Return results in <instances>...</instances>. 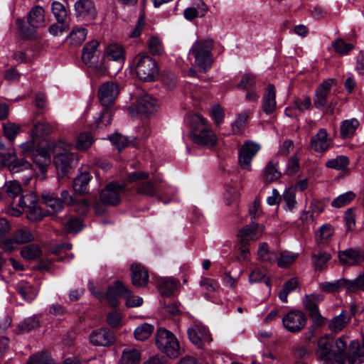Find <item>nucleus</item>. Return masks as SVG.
I'll return each instance as SVG.
<instances>
[{"label": "nucleus", "instance_id": "1", "mask_svg": "<svg viewBox=\"0 0 364 364\" xmlns=\"http://www.w3.org/2000/svg\"><path fill=\"white\" fill-rule=\"evenodd\" d=\"M213 41L212 39H200L193 44L189 55L194 57V65L200 71L206 73L210 68L213 63Z\"/></svg>", "mask_w": 364, "mask_h": 364}, {"label": "nucleus", "instance_id": "2", "mask_svg": "<svg viewBox=\"0 0 364 364\" xmlns=\"http://www.w3.org/2000/svg\"><path fill=\"white\" fill-rule=\"evenodd\" d=\"M136 73L139 79L144 82H153L159 76L156 61L147 55H138L135 58Z\"/></svg>", "mask_w": 364, "mask_h": 364}, {"label": "nucleus", "instance_id": "3", "mask_svg": "<svg viewBox=\"0 0 364 364\" xmlns=\"http://www.w3.org/2000/svg\"><path fill=\"white\" fill-rule=\"evenodd\" d=\"M156 344L159 349L171 358L180 355V346L177 338L171 331L159 328L156 333Z\"/></svg>", "mask_w": 364, "mask_h": 364}, {"label": "nucleus", "instance_id": "4", "mask_svg": "<svg viewBox=\"0 0 364 364\" xmlns=\"http://www.w3.org/2000/svg\"><path fill=\"white\" fill-rule=\"evenodd\" d=\"M33 240L34 236L28 229L18 228L12 232L7 241L4 242L2 250L6 253H11L18 250L21 245L32 242Z\"/></svg>", "mask_w": 364, "mask_h": 364}, {"label": "nucleus", "instance_id": "5", "mask_svg": "<svg viewBox=\"0 0 364 364\" xmlns=\"http://www.w3.org/2000/svg\"><path fill=\"white\" fill-rule=\"evenodd\" d=\"M306 321V315L299 310H292L282 318L284 328L291 333L301 331L305 327Z\"/></svg>", "mask_w": 364, "mask_h": 364}, {"label": "nucleus", "instance_id": "6", "mask_svg": "<svg viewBox=\"0 0 364 364\" xmlns=\"http://www.w3.org/2000/svg\"><path fill=\"white\" fill-rule=\"evenodd\" d=\"M61 144L63 145L65 152L56 153V155L54 156V163L56 168L65 174L68 172L69 169L72 167L73 163L77 159V155L68 151L71 147V144H65L62 141H60L55 146V151H57L58 148L60 147Z\"/></svg>", "mask_w": 364, "mask_h": 364}, {"label": "nucleus", "instance_id": "7", "mask_svg": "<svg viewBox=\"0 0 364 364\" xmlns=\"http://www.w3.org/2000/svg\"><path fill=\"white\" fill-rule=\"evenodd\" d=\"M125 185L110 183L100 192V201L107 205H116L120 201L121 194L124 191Z\"/></svg>", "mask_w": 364, "mask_h": 364}, {"label": "nucleus", "instance_id": "8", "mask_svg": "<svg viewBox=\"0 0 364 364\" xmlns=\"http://www.w3.org/2000/svg\"><path fill=\"white\" fill-rule=\"evenodd\" d=\"M119 94V86L117 83L113 81H107L103 83L98 89V97L100 103L104 107L112 105Z\"/></svg>", "mask_w": 364, "mask_h": 364}, {"label": "nucleus", "instance_id": "9", "mask_svg": "<svg viewBox=\"0 0 364 364\" xmlns=\"http://www.w3.org/2000/svg\"><path fill=\"white\" fill-rule=\"evenodd\" d=\"M260 149V146L252 141H246L239 151V162L242 168L251 170V161Z\"/></svg>", "mask_w": 364, "mask_h": 364}, {"label": "nucleus", "instance_id": "10", "mask_svg": "<svg viewBox=\"0 0 364 364\" xmlns=\"http://www.w3.org/2000/svg\"><path fill=\"white\" fill-rule=\"evenodd\" d=\"M128 294L129 289L124 285L122 282L117 280L108 287L105 299L111 307L116 308L119 304L118 298H124Z\"/></svg>", "mask_w": 364, "mask_h": 364}, {"label": "nucleus", "instance_id": "11", "mask_svg": "<svg viewBox=\"0 0 364 364\" xmlns=\"http://www.w3.org/2000/svg\"><path fill=\"white\" fill-rule=\"evenodd\" d=\"M162 181L159 178H152L148 181L139 182L135 186L136 193L147 197H154L161 189Z\"/></svg>", "mask_w": 364, "mask_h": 364}, {"label": "nucleus", "instance_id": "12", "mask_svg": "<svg viewBox=\"0 0 364 364\" xmlns=\"http://www.w3.org/2000/svg\"><path fill=\"white\" fill-rule=\"evenodd\" d=\"M364 361V349L357 340L350 341L346 358L341 361V364H360Z\"/></svg>", "mask_w": 364, "mask_h": 364}, {"label": "nucleus", "instance_id": "13", "mask_svg": "<svg viewBox=\"0 0 364 364\" xmlns=\"http://www.w3.org/2000/svg\"><path fill=\"white\" fill-rule=\"evenodd\" d=\"M334 82L333 79H328L319 85L314 98V105L317 109H322L326 105L328 96Z\"/></svg>", "mask_w": 364, "mask_h": 364}, {"label": "nucleus", "instance_id": "14", "mask_svg": "<svg viewBox=\"0 0 364 364\" xmlns=\"http://www.w3.org/2000/svg\"><path fill=\"white\" fill-rule=\"evenodd\" d=\"M190 139L196 144L212 147L217 142V136L215 133L208 127L195 133L190 132Z\"/></svg>", "mask_w": 364, "mask_h": 364}, {"label": "nucleus", "instance_id": "15", "mask_svg": "<svg viewBox=\"0 0 364 364\" xmlns=\"http://www.w3.org/2000/svg\"><path fill=\"white\" fill-rule=\"evenodd\" d=\"M90 343L95 346H109L114 342L113 333L107 328H100L90 335Z\"/></svg>", "mask_w": 364, "mask_h": 364}, {"label": "nucleus", "instance_id": "16", "mask_svg": "<svg viewBox=\"0 0 364 364\" xmlns=\"http://www.w3.org/2000/svg\"><path fill=\"white\" fill-rule=\"evenodd\" d=\"M333 343L327 336L321 337L318 341L316 355L319 360L331 363L334 360Z\"/></svg>", "mask_w": 364, "mask_h": 364}, {"label": "nucleus", "instance_id": "17", "mask_svg": "<svg viewBox=\"0 0 364 364\" xmlns=\"http://www.w3.org/2000/svg\"><path fill=\"white\" fill-rule=\"evenodd\" d=\"M100 43L97 41H91L86 43L82 53V60L87 66H93L97 63L100 50L97 48Z\"/></svg>", "mask_w": 364, "mask_h": 364}, {"label": "nucleus", "instance_id": "18", "mask_svg": "<svg viewBox=\"0 0 364 364\" xmlns=\"http://www.w3.org/2000/svg\"><path fill=\"white\" fill-rule=\"evenodd\" d=\"M330 143L331 139H328L326 129H320L317 134L311 138L310 147L312 150L321 153L328 149Z\"/></svg>", "mask_w": 364, "mask_h": 364}, {"label": "nucleus", "instance_id": "19", "mask_svg": "<svg viewBox=\"0 0 364 364\" xmlns=\"http://www.w3.org/2000/svg\"><path fill=\"white\" fill-rule=\"evenodd\" d=\"M188 335L190 341L198 348H202L203 341H210L211 340L208 329L200 325H193L189 328Z\"/></svg>", "mask_w": 364, "mask_h": 364}, {"label": "nucleus", "instance_id": "20", "mask_svg": "<svg viewBox=\"0 0 364 364\" xmlns=\"http://www.w3.org/2000/svg\"><path fill=\"white\" fill-rule=\"evenodd\" d=\"M131 278L133 285L139 287H145L149 282V273L145 267L141 264H133L131 266Z\"/></svg>", "mask_w": 364, "mask_h": 364}, {"label": "nucleus", "instance_id": "21", "mask_svg": "<svg viewBox=\"0 0 364 364\" xmlns=\"http://www.w3.org/2000/svg\"><path fill=\"white\" fill-rule=\"evenodd\" d=\"M351 314L343 310L338 315L333 316L328 323L330 331L337 333L343 331L350 323Z\"/></svg>", "mask_w": 364, "mask_h": 364}, {"label": "nucleus", "instance_id": "22", "mask_svg": "<svg viewBox=\"0 0 364 364\" xmlns=\"http://www.w3.org/2000/svg\"><path fill=\"white\" fill-rule=\"evenodd\" d=\"M156 101L151 95L143 94L140 95L136 102V109L138 113L149 114L156 111Z\"/></svg>", "mask_w": 364, "mask_h": 364}, {"label": "nucleus", "instance_id": "23", "mask_svg": "<svg viewBox=\"0 0 364 364\" xmlns=\"http://www.w3.org/2000/svg\"><path fill=\"white\" fill-rule=\"evenodd\" d=\"M77 15L82 18L92 19L95 16V9L91 0H78L75 4Z\"/></svg>", "mask_w": 364, "mask_h": 364}, {"label": "nucleus", "instance_id": "24", "mask_svg": "<svg viewBox=\"0 0 364 364\" xmlns=\"http://www.w3.org/2000/svg\"><path fill=\"white\" fill-rule=\"evenodd\" d=\"M43 203L50 209V213H58L64 208L60 200L49 191H44L41 193Z\"/></svg>", "mask_w": 364, "mask_h": 364}, {"label": "nucleus", "instance_id": "25", "mask_svg": "<svg viewBox=\"0 0 364 364\" xmlns=\"http://www.w3.org/2000/svg\"><path fill=\"white\" fill-rule=\"evenodd\" d=\"M262 229L259 224L252 223L249 225H247L240 230L238 232L239 239L243 240V241L255 240L259 238L261 235Z\"/></svg>", "mask_w": 364, "mask_h": 364}, {"label": "nucleus", "instance_id": "26", "mask_svg": "<svg viewBox=\"0 0 364 364\" xmlns=\"http://www.w3.org/2000/svg\"><path fill=\"white\" fill-rule=\"evenodd\" d=\"M31 158L33 163L39 167L41 172H44L51 162L50 154L45 148H38Z\"/></svg>", "mask_w": 364, "mask_h": 364}, {"label": "nucleus", "instance_id": "27", "mask_svg": "<svg viewBox=\"0 0 364 364\" xmlns=\"http://www.w3.org/2000/svg\"><path fill=\"white\" fill-rule=\"evenodd\" d=\"M276 92L273 85H269L263 97L262 109L266 114L272 113L276 109Z\"/></svg>", "mask_w": 364, "mask_h": 364}, {"label": "nucleus", "instance_id": "28", "mask_svg": "<svg viewBox=\"0 0 364 364\" xmlns=\"http://www.w3.org/2000/svg\"><path fill=\"white\" fill-rule=\"evenodd\" d=\"M334 229L330 224H324L316 232V242L318 246H324L332 239Z\"/></svg>", "mask_w": 364, "mask_h": 364}, {"label": "nucleus", "instance_id": "29", "mask_svg": "<svg viewBox=\"0 0 364 364\" xmlns=\"http://www.w3.org/2000/svg\"><path fill=\"white\" fill-rule=\"evenodd\" d=\"M141 353L134 348L128 347L122 350L119 364H139Z\"/></svg>", "mask_w": 364, "mask_h": 364}, {"label": "nucleus", "instance_id": "30", "mask_svg": "<svg viewBox=\"0 0 364 364\" xmlns=\"http://www.w3.org/2000/svg\"><path fill=\"white\" fill-rule=\"evenodd\" d=\"M92 178V176L89 172L81 173L73 181L75 191L80 194L88 193L87 186Z\"/></svg>", "mask_w": 364, "mask_h": 364}, {"label": "nucleus", "instance_id": "31", "mask_svg": "<svg viewBox=\"0 0 364 364\" xmlns=\"http://www.w3.org/2000/svg\"><path fill=\"white\" fill-rule=\"evenodd\" d=\"M348 338L347 336H342L336 341L335 345H333V351L335 352L334 360L340 364H341L342 360L346 358L348 353Z\"/></svg>", "mask_w": 364, "mask_h": 364}, {"label": "nucleus", "instance_id": "32", "mask_svg": "<svg viewBox=\"0 0 364 364\" xmlns=\"http://www.w3.org/2000/svg\"><path fill=\"white\" fill-rule=\"evenodd\" d=\"M28 21L33 28H40L44 25V10L40 6L33 7L28 16Z\"/></svg>", "mask_w": 364, "mask_h": 364}, {"label": "nucleus", "instance_id": "33", "mask_svg": "<svg viewBox=\"0 0 364 364\" xmlns=\"http://www.w3.org/2000/svg\"><path fill=\"white\" fill-rule=\"evenodd\" d=\"M358 126L359 122L354 118L343 121L340 127L341 138L344 139L351 138L355 133Z\"/></svg>", "mask_w": 364, "mask_h": 364}, {"label": "nucleus", "instance_id": "34", "mask_svg": "<svg viewBox=\"0 0 364 364\" xmlns=\"http://www.w3.org/2000/svg\"><path fill=\"white\" fill-rule=\"evenodd\" d=\"M338 257L343 264L348 265H354L360 262L361 255L360 252L353 249H348L338 252Z\"/></svg>", "mask_w": 364, "mask_h": 364}, {"label": "nucleus", "instance_id": "35", "mask_svg": "<svg viewBox=\"0 0 364 364\" xmlns=\"http://www.w3.org/2000/svg\"><path fill=\"white\" fill-rule=\"evenodd\" d=\"M112 62H110L109 59L104 57L102 60L96 63L93 66H90L94 68L95 73L98 76L112 75L117 73V70H111Z\"/></svg>", "mask_w": 364, "mask_h": 364}, {"label": "nucleus", "instance_id": "36", "mask_svg": "<svg viewBox=\"0 0 364 364\" xmlns=\"http://www.w3.org/2000/svg\"><path fill=\"white\" fill-rule=\"evenodd\" d=\"M16 291L25 301L33 300L36 294V289L30 284L26 282H21L16 286Z\"/></svg>", "mask_w": 364, "mask_h": 364}, {"label": "nucleus", "instance_id": "37", "mask_svg": "<svg viewBox=\"0 0 364 364\" xmlns=\"http://www.w3.org/2000/svg\"><path fill=\"white\" fill-rule=\"evenodd\" d=\"M323 300V296L321 294H311L305 296L303 299L304 309L309 312V314L318 311V304Z\"/></svg>", "mask_w": 364, "mask_h": 364}, {"label": "nucleus", "instance_id": "38", "mask_svg": "<svg viewBox=\"0 0 364 364\" xmlns=\"http://www.w3.org/2000/svg\"><path fill=\"white\" fill-rule=\"evenodd\" d=\"M321 290L331 293L339 291L343 288L347 289V279H341L335 282H324L319 284Z\"/></svg>", "mask_w": 364, "mask_h": 364}, {"label": "nucleus", "instance_id": "39", "mask_svg": "<svg viewBox=\"0 0 364 364\" xmlns=\"http://www.w3.org/2000/svg\"><path fill=\"white\" fill-rule=\"evenodd\" d=\"M178 282L173 279H163L159 282L158 288L161 295L171 296L176 289Z\"/></svg>", "mask_w": 364, "mask_h": 364}, {"label": "nucleus", "instance_id": "40", "mask_svg": "<svg viewBox=\"0 0 364 364\" xmlns=\"http://www.w3.org/2000/svg\"><path fill=\"white\" fill-rule=\"evenodd\" d=\"M87 34V30L84 28H74L68 36L67 41L73 46H80L85 41Z\"/></svg>", "mask_w": 364, "mask_h": 364}, {"label": "nucleus", "instance_id": "41", "mask_svg": "<svg viewBox=\"0 0 364 364\" xmlns=\"http://www.w3.org/2000/svg\"><path fill=\"white\" fill-rule=\"evenodd\" d=\"M31 164L26 160L21 159H16L15 161L9 166V169L12 173H19L21 171H28L29 175L25 180V183H28L30 181V178L31 176Z\"/></svg>", "mask_w": 364, "mask_h": 364}, {"label": "nucleus", "instance_id": "42", "mask_svg": "<svg viewBox=\"0 0 364 364\" xmlns=\"http://www.w3.org/2000/svg\"><path fill=\"white\" fill-rule=\"evenodd\" d=\"M41 255V250L36 244H30L24 246L21 250V257L27 260L37 259Z\"/></svg>", "mask_w": 364, "mask_h": 364}, {"label": "nucleus", "instance_id": "43", "mask_svg": "<svg viewBox=\"0 0 364 364\" xmlns=\"http://www.w3.org/2000/svg\"><path fill=\"white\" fill-rule=\"evenodd\" d=\"M53 16L59 23H65L68 18V11L65 6L59 1H53L51 6Z\"/></svg>", "mask_w": 364, "mask_h": 364}, {"label": "nucleus", "instance_id": "44", "mask_svg": "<svg viewBox=\"0 0 364 364\" xmlns=\"http://www.w3.org/2000/svg\"><path fill=\"white\" fill-rule=\"evenodd\" d=\"M281 176V172L278 169V163L269 161L264 170V178L267 182H272Z\"/></svg>", "mask_w": 364, "mask_h": 364}, {"label": "nucleus", "instance_id": "45", "mask_svg": "<svg viewBox=\"0 0 364 364\" xmlns=\"http://www.w3.org/2000/svg\"><path fill=\"white\" fill-rule=\"evenodd\" d=\"M40 318L38 316H33L26 318L18 324V329L21 333H28L33 329L38 328Z\"/></svg>", "mask_w": 364, "mask_h": 364}, {"label": "nucleus", "instance_id": "46", "mask_svg": "<svg viewBox=\"0 0 364 364\" xmlns=\"http://www.w3.org/2000/svg\"><path fill=\"white\" fill-rule=\"evenodd\" d=\"M123 48L119 44L113 43L107 48L105 58L110 62L117 61L123 58Z\"/></svg>", "mask_w": 364, "mask_h": 364}, {"label": "nucleus", "instance_id": "47", "mask_svg": "<svg viewBox=\"0 0 364 364\" xmlns=\"http://www.w3.org/2000/svg\"><path fill=\"white\" fill-rule=\"evenodd\" d=\"M299 285L296 278H291L284 284L282 290L279 292V299L284 303L287 302L288 294L295 290Z\"/></svg>", "mask_w": 364, "mask_h": 364}, {"label": "nucleus", "instance_id": "48", "mask_svg": "<svg viewBox=\"0 0 364 364\" xmlns=\"http://www.w3.org/2000/svg\"><path fill=\"white\" fill-rule=\"evenodd\" d=\"M331 259V255L326 252H319L312 256L313 265L316 270H321Z\"/></svg>", "mask_w": 364, "mask_h": 364}, {"label": "nucleus", "instance_id": "49", "mask_svg": "<svg viewBox=\"0 0 364 364\" xmlns=\"http://www.w3.org/2000/svg\"><path fill=\"white\" fill-rule=\"evenodd\" d=\"M53 127L46 121L36 123L32 129V134L36 136H42L50 134L53 132Z\"/></svg>", "mask_w": 364, "mask_h": 364}, {"label": "nucleus", "instance_id": "50", "mask_svg": "<svg viewBox=\"0 0 364 364\" xmlns=\"http://www.w3.org/2000/svg\"><path fill=\"white\" fill-rule=\"evenodd\" d=\"M4 190L9 197L14 198L21 193L22 187L18 181L14 180L6 182Z\"/></svg>", "mask_w": 364, "mask_h": 364}, {"label": "nucleus", "instance_id": "51", "mask_svg": "<svg viewBox=\"0 0 364 364\" xmlns=\"http://www.w3.org/2000/svg\"><path fill=\"white\" fill-rule=\"evenodd\" d=\"M38 196L33 193H28L22 195L18 199V205L22 209H29L34 207V205L38 203Z\"/></svg>", "mask_w": 364, "mask_h": 364}, {"label": "nucleus", "instance_id": "52", "mask_svg": "<svg viewBox=\"0 0 364 364\" xmlns=\"http://www.w3.org/2000/svg\"><path fill=\"white\" fill-rule=\"evenodd\" d=\"M94 142L93 137L90 132L80 133L77 138V149L81 151L89 149Z\"/></svg>", "mask_w": 364, "mask_h": 364}, {"label": "nucleus", "instance_id": "53", "mask_svg": "<svg viewBox=\"0 0 364 364\" xmlns=\"http://www.w3.org/2000/svg\"><path fill=\"white\" fill-rule=\"evenodd\" d=\"M200 1L202 8L196 9V8H193V7H190V8H187L184 11V16L186 19L193 20V18H195L197 16L203 17L205 15L207 11H208V6L201 0Z\"/></svg>", "mask_w": 364, "mask_h": 364}, {"label": "nucleus", "instance_id": "54", "mask_svg": "<svg viewBox=\"0 0 364 364\" xmlns=\"http://www.w3.org/2000/svg\"><path fill=\"white\" fill-rule=\"evenodd\" d=\"M154 331V326L149 323H143L134 331V337L136 340L144 341L149 338Z\"/></svg>", "mask_w": 364, "mask_h": 364}, {"label": "nucleus", "instance_id": "55", "mask_svg": "<svg viewBox=\"0 0 364 364\" xmlns=\"http://www.w3.org/2000/svg\"><path fill=\"white\" fill-rule=\"evenodd\" d=\"M349 164V159L345 156H338L336 159H330L326 163L328 168L343 170Z\"/></svg>", "mask_w": 364, "mask_h": 364}, {"label": "nucleus", "instance_id": "56", "mask_svg": "<svg viewBox=\"0 0 364 364\" xmlns=\"http://www.w3.org/2000/svg\"><path fill=\"white\" fill-rule=\"evenodd\" d=\"M355 198V194L352 191H348L340 195L335 198L332 203V206L335 208H341L349 204Z\"/></svg>", "mask_w": 364, "mask_h": 364}, {"label": "nucleus", "instance_id": "57", "mask_svg": "<svg viewBox=\"0 0 364 364\" xmlns=\"http://www.w3.org/2000/svg\"><path fill=\"white\" fill-rule=\"evenodd\" d=\"M26 364H55V363L48 353L41 352L31 356Z\"/></svg>", "mask_w": 364, "mask_h": 364}, {"label": "nucleus", "instance_id": "58", "mask_svg": "<svg viewBox=\"0 0 364 364\" xmlns=\"http://www.w3.org/2000/svg\"><path fill=\"white\" fill-rule=\"evenodd\" d=\"M249 279L251 283L264 282L268 287L271 284L270 279L266 276L264 269H256L253 270L249 275Z\"/></svg>", "mask_w": 364, "mask_h": 364}, {"label": "nucleus", "instance_id": "59", "mask_svg": "<svg viewBox=\"0 0 364 364\" xmlns=\"http://www.w3.org/2000/svg\"><path fill=\"white\" fill-rule=\"evenodd\" d=\"M292 106L299 113L309 109L311 107V100L309 97H296L292 102Z\"/></svg>", "mask_w": 364, "mask_h": 364}, {"label": "nucleus", "instance_id": "60", "mask_svg": "<svg viewBox=\"0 0 364 364\" xmlns=\"http://www.w3.org/2000/svg\"><path fill=\"white\" fill-rule=\"evenodd\" d=\"M105 107L95 122L97 128L105 127L112 122V112L108 107Z\"/></svg>", "mask_w": 364, "mask_h": 364}, {"label": "nucleus", "instance_id": "61", "mask_svg": "<svg viewBox=\"0 0 364 364\" xmlns=\"http://www.w3.org/2000/svg\"><path fill=\"white\" fill-rule=\"evenodd\" d=\"M298 255L287 252H282L277 260V264L281 268H286L292 264L296 259Z\"/></svg>", "mask_w": 364, "mask_h": 364}, {"label": "nucleus", "instance_id": "62", "mask_svg": "<svg viewBox=\"0 0 364 364\" xmlns=\"http://www.w3.org/2000/svg\"><path fill=\"white\" fill-rule=\"evenodd\" d=\"M347 289L352 292L359 290L364 291V273L360 274L353 280L347 279Z\"/></svg>", "mask_w": 364, "mask_h": 364}, {"label": "nucleus", "instance_id": "63", "mask_svg": "<svg viewBox=\"0 0 364 364\" xmlns=\"http://www.w3.org/2000/svg\"><path fill=\"white\" fill-rule=\"evenodd\" d=\"M332 46L337 53L342 55L348 54L354 48V46L353 44L346 43L341 38H338L333 43Z\"/></svg>", "mask_w": 364, "mask_h": 364}, {"label": "nucleus", "instance_id": "64", "mask_svg": "<svg viewBox=\"0 0 364 364\" xmlns=\"http://www.w3.org/2000/svg\"><path fill=\"white\" fill-rule=\"evenodd\" d=\"M3 128L5 136L11 141L15 139L20 130V126L18 124L11 122L4 123Z\"/></svg>", "mask_w": 364, "mask_h": 364}]
</instances>
